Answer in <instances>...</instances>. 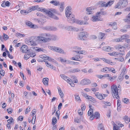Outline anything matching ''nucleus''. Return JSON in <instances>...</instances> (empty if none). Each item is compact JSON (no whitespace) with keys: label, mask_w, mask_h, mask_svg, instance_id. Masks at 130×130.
I'll return each mask as SVG.
<instances>
[{"label":"nucleus","mask_w":130,"mask_h":130,"mask_svg":"<svg viewBox=\"0 0 130 130\" xmlns=\"http://www.w3.org/2000/svg\"><path fill=\"white\" fill-rule=\"evenodd\" d=\"M36 118V116H35L33 117L31 120V123L32 124H35Z\"/></svg>","instance_id":"obj_55"},{"label":"nucleus","mask_w":130,"mask_h":130,"mask_svg":"<svg viewBox=\"0 0 130 130\" xmlns=\"http://www.w3.org/2000/svg\"><path fill=\"white\" fill-rule=\"evenodd\" d=\"M114 41L116 42H122L121 38H116L114 39Z\"/></svg>","instance_id":"obj_53"},{"label":"nucleus","mask_w":130,"mask_h":130,"mask_svg":"<svg viewBox=\"0 0 130 130\" xmlns=\"http://www.w3.org/2000/svg\"><path fill=\"white\" fill-rule=\"evenodd\" d=\"M37 21L40 23L43 24L46 22V20L45 19L41 18H39L37 19Z\"/></svg>","instance_id":"obj_36"},{"label":"nucleus","mask_w":130,"mask_h":130,"mask_svg":"<svg viewBox=\"0 0 130 130\" xmlns=\"http://www.w3.org/2000/svg\"><path fill=\"white\" fill-rule=\"evenodd\" d=\"M88 34L86 32H83L79 33L78 35V39L82 41L86 40L87 39Z\"/></svg>","instance_id":"obj_6"},{"label":"nucleus","mask_w":130,"mask_h":130,"mask_svg":"<svg viewBox=\"0 0 130 130\" xmlns=\"http://www.w3.org/2000/svg\"><path fill=\"white\" fill-rule=\"evenodd\" d=\"M40 7H39L38 6H33L28 8L27 10L28 12V13L30 12L34 11L35 10L39 11H40Z\"/></svg>","instance_id":"obj_10"},{"label":"nucleus","mask_w":130,"mask_h":130,"mask_svg":"<svg viewBox=\"0 0 130 130\" xmlns=\"http://www.w3.org/2000/svg\"><path fill=\"white\" fill-rule=\"evenodd\" d=\"M109 68H103L101 70V71L103 72L107 73L108 72V71H109Z\"/></svg>","instance_id":"obj_50"},{"label":"nucleus","mask_w":130,"mask_h":130,"mask_svg":"<svg viewBox=\"0 0 130 130\" xmlns=\"http://www.w3.org/2000/svg\"><path fill=\"white\" fill-rule=\"evenodd\" d=\"M69 28V29L74 31H79V29L78 28L73 27L70 26Z\"/></svg>","instance_id":"obj_37"},{"label":"nucleus","mask_w":130,"mask_h":130,"mask_svg":"<svg viewBox=\"0 0 130 130\" xmlns=\"http://www.w3.org/2000/svg\"><path fill=\"white\" fill-rule=\"evenodd\" d=\"M76 23L80 25H88L89 24V23L87 22H85L83 21L79 20H76Z\"/></svg>","instance_id":"obj_21"},{"label":"nucleus","mask_w":130,"mask_h":130,"mask_svg":"<svg viewBox=\"0 0 130 130\" xmlns=\"http://www.w3.org/2000/svg\"><path fill=\"white\" fill-rule=\"evenodd\" d=\"M72 8L70 6H67L65 9V12L72 13Z\"/></svg>","instance_id":"obj_32"},{"label":"nucleus","mask_w":130,"mask_h":130,"mask_svg":"<svg viewBox=\"0 0 130 130\" xmlns=\"http://www.w3.org/2000/svg\"><path fill=\"white\" fill-rule=\"evenodd\" d=\"M130 18L128 17V15L126 17V18L123 19V21L125 23H126L128 24H130Z\"/></svg>","instance_id":"obj_35"},{"label":"nucleus","mask_w":130,"mask_h":130,"mask_svg":"<svg viewBox=\"0 0 130 130\" xmlns=\"http://www.w3.org/2000/svg\"><path fill=\"white\" fill-rule=\"evenodd\" d=\"M41 58L39 59L38 60V61L39 62H45L46 64V61L45 60H48L52 62H54L55 61L54 59H52V57H41Z\"/></svg>","instance_id":"obj_11"},{"label":"nucleus","mask_w":130,"mask_h":130,"mask_svg":"<svg viewBox=\"0 0 130 130\" xmlns=\"http://www.w3.org/2000/svg\"><path fill=\"white\" fill-rule=\"evenodd\" d=\"M49 79L47 78H44L43 79V82L44 85H48V81Z\"/></svg>","instance_id":"obj_31"},{"label":"nucleus","mask_w":130,"mask_h":130,"mask_svg":"<svg viewBox=\"0 0 130 130\" xmlns=\"http://www.w3.org/2000/svg\"><path fill=\"white\" fill-rule=\"evenodd\" d=\"M71 14H72V13L65 12L66 16V17L67 18H68L70 17L71 15Z\"/></svg>","instance_id":"obj_54"},{"label":"nucleus","mask_w":130,"mask_h":130,"mask_svg":"<svg viewBox=\"0 0 130 130\" xmlns=\"http://www.w3.org/2000/svg\"><path fill=\"white\" fill-rule=\"evenodd\" d=\"M80 71V70L78 69H74L72 70L71 72L72 73H75L79 72Z\"/></svg>","instance_id":"obj_52"},{"label":"nucleus","mask_w":130,"mask_h":130,"mask_svg":"<svg viewBox=\"0 0 130 130\" xmlns=\"http://www.w3.org/2000/svg\"><path fill=\"white\" fill-rule=\"evenodd\" d=\"M106 14V12L102 10L97 12L96 13V14L99 18H101V15H104Z\"/></svg>","instance_id":"obj_20"},{"label":"nucleus","mask_w":130,"mask_h":130,"mask_svg":"<svg viewBox=\"0 0 130 130\" xmlns=\"http://www.w3.org/2000/svg\"><path fill=\"white\" fill-rule=\"evenodd\" d=\"M78 112L79 114L80 115H82L83 114V111L80 109H79L78 110Z\"/></svg>","instance_id":"obj_60"},{"label":"nucleus","mask_w":130,"mask_h":130,"mask_svg":"<svg viewBox=\"0 0 130 130\" xmlns=\"http://www.w3.org/2000/svg\"><path fill=\"white\" fill-rule=\"evenodd\" d=\"M59 94L61 98H62L64 97V94L61 89H58Z\"/></svg>","instance_id":"obj_39"},{"label":"nucleus","mask_w":130,"mask_h":130,"mask_svg":"<svg viewBox=\"0 0 130 130\" xmlns=\"http://www.w3.org/2000/svg\"><path fill=\"white\" fill-rule=\"evenodd\" d=\"M99 4L101 7H107V3L105 2L102 1L100 2Z\"/></svg>","instance_id":"obj_29"},{"label":"nucleus","mask_w":130,"mask_h":130,"mask_svg":"<svg viewBox=\"0 0 130 130\" xmlns=\"http://www.w3.org/2000/svg\"><path fill=\"white\" fill-rule=\"evenodd\" d=\"M81 93L82 95L86 99L91 101H95V100L94 98L91 96H89L87 94L84 93L83 92H81Z\"/></svg>","instance_id":"obj_14"},{"label":"nucleus","mask_w":130,"mask_h":130,"mask_svg":"<svg viewBox=\"0 0 130 130\" xmlns=\"http://www.w3.org/2000/svg\"><path fill=\"white\" fill-rule=\"evenodd\" d=\"M50 3L53 4L55 6H57L59 5V2L56 0L52 1L50 2Z\"/></svg>","instance_id":"obj_33"},{"label":"nucleus","mask_w":130,"mask_h":130,"mask_svg":"<svg viewBox=\"0 0 130 130\" xmlns=\"http://www.w3.org/2000/svg\"><path fill=\"white\" fill-rule=\"evenodd\" d=\"M48 48L53 51L65 54L66 52L61 48L55 46H48Z\"/></svg>","instance_id":"obj_5"},{"label":"nucleus","mask_w":130,"mask_h":130,"mask_svg":"<svg viewBox=\"0 0 130 130\" xmlns=\"http://www.w3.org/2000/svg\"><path fill=\"white\" fill-rule=\"evenodd\" d=\"M104 104L107 106H110L111 105L110 103L107 102H104Z\"/></svg>","instance_id":"obj_63"},{"label":"nucleus","mask_w":130,"mask_h":130,"mask_svg":"<svg viewBox=\"0 0 130 130\" xmlns=\"http://www.w3.org/2000/svg\"><path fill=\"white\" fill-rule=\"evenodd\" d=\"M124 119L126 123H128L129 122L128 118V116H125L124 118Z\"/></svg>","instance_id":"obj_49"},{"label":"nucleus","mask_w":130,"mask_h":130,"mask_svg":"<svg viewBox=\"0 0 130 130\" xmlns=\"http://www.w3.org/2000/svg\"><path fill=\"white\" fill-rule=\"evenodd\" d=\"M20 50L23 53H28V55L31 57H34L36 56V53L30 51L28 46L26 44L23 45L20 47Z\"/></svg>","instance_id":"obj_2"},{"label":"nucleus","mask_w":130,"mask_h":130,"mask_svg":"<svg viewBox=\"0 0 130 130\" xmlns=\"http://www.w3.org/2000/svg\"><path fill=\"white\" fill-rule=\"evenodd\" d=\"M108 54L111 56H118V52H117L113 51L112 52L108 53Z\"/></svg>","instance_id":"obj_28"},{"label":"nucleus","mask_w":130,"mask_h":130,"mask_svg":"<svg viewBox=\"0 0 130 130\" xmlns=\"http://www.w3.org/2000/svg\"><path fill=\"white\" fill-rule=\"evenodd\" d=\"M7 111L8 113L11 114L13 111V110L12 108H10L7 109Z\"/></svg>","instance_id":"obj_58"},{"label":"nucleus","mask_w":130,"mask_h":130,"mask_svg":"<svg viewBox=\"0 0 130 130\" xmlns=\"http://www.w3.org/2000/svg\"><path fill=\"white\" fill-rule=\"evenodd\" d=\"M0 74L2 76H4L5 74V71L3 70L2 69L0 71Z\"/></svg>","instance_id":"obj_62"},{"label":"nucleus","mask_w":130,"mask_h":130,"mask_svg":"<svg viewBox=\"0 0 130 130\" xmlns=\"http://www.w3.org/2000/svg\"><path fill=\"white\" fill-rule=\"evenodd\" d=\"M100 117V114L99 113L97 112H95L94 117L96 119L99 118Z\"/></svg>","instance_id":"obj_41"},{"label":"nucleus","mask_w":130,"mask_h":130,"mask_svg":"<svg viewBox=\"0 0 130 130\" xmlns=\"http://www.w3.org/2000/svg\"><path fill=\"white\" fill-rule=\"evenodd\" d=\"M123 101L125 103L127 104L129 102V99L127 98H124L123 100Z\"/></svg>","instance_id":"obj_57"},{"label":"nucleus","mask_w":130,"mask_h":130,"mask_svg":"<svg viewBox=\"0 0 130 130\" xmlns=\"http://www.w3.org/2000/svg\"><path fill=\"white\" fill-rule=\"evenodd\" d=\"M67 20L69 22L71 23L76 22V21L74 15L73 14H71L70 17H68Z\"/></svg>","instance_id":"obj_17"},{"label":"nucleus","mask_w":130,"mask_h":130,"mask_svg":"<svg viewBox=\"0 0 130 130\" xmlns=\"http://www.w3.org/2000/svg\"><path fill=\"white\" fill-rule=\"evenodd\" d=\"M115 2V1L113 0H111L107 3V7H110Z\"/></svg>","instance_id":"obj_26"},{"label":"nucleus","mask_w":130,"mask_h":130,"mask_svg":"<svg viewBox=\"0 0 130 130\" xmlns=\"http://www.w3.org/2000/svg\"><path fill=\"white\" fill-rule=\"evenodd\" d=\"M98 128L99 130H104L103 126L101 123L99 124Z\"/></svg>","instance_id":"obj_47"},{"label":"nucleus","mask_w":130,"mask_h":130,"mask_svg":"<svg viewBox=\"0 0 130 130\" xmlns=\"http://www.w3.org/2000/svg\"><path fill=\"white\" fill-rule=\"evenodd\" d=\"M40 11L45 12L46 14L48 15V17L47 18L48 19H49L50 18H51L53 15V14L50 10L46 9L45 8L42 7H40Z\"/></svg>","instance_id":"obj_7"},{"label":"nucleus","mask_w":130,"mask_h":130,"mask_svg":"<svg viewBox=\"0 0 130 130\" xmlns=\"http://www.w3.org/2000/svg\"><path fill=\"white\" fill-rule=\"evenodd\" d=\"M110 76V75H109ZM109 79L110 81H112L114 79H115V78L116 77V76H113L112 77H110V76H109Z\"/></svg>","instance_id":"obj_61"},{"label":"nucleus","mask_w":130,"mask_h":130,"mask_svg":"<svg viewBox=\"0 0 130 130\" xmlns=\"http://www.w3.org/2000/svg\"><path fill=\"white\" fill-rule=\"evenodd\" d=\"M104 35L105 34L104 33L102 32L100 33L99 34V37L101 39H104Z\"/></svg>","instance_id":"obj_46"},{"label":"nucleus","mask_w":130,"mask_h":130,"mask_svg":"<svg viewBox=\"0 0 130 130\" xmlns=\"http://www.w3.org/2000/svg\"><path fill=\"white\" fill-rule=\"evenodd\" d=\"M13 119L11 117H10V118L8 120H7V122L9 123H11L13 122Z\"/></svg>","instance_id":"obj_59"},{"label":"nucleus","mask_w":130,"mask_h":130,"mask_svg":"<svg viewBox=\"0 0 130 130\" xmlns=\"http://www.w3.org/2000/svg\"><path fill=\"white\" fill-rule=\"evenodd\" d=\"M96 76L97 77L101 79L104 78L106 77H109L110 76L109 74H108L104 75H96Z\"/></svg>","instance_id":"obj_25"},{"label":"nucleus","mask_w":130,"mask_h":130,"mask_svg":"<svg viewBox=\"0 0 130 130\" xmlns=\"http://www.w3.org/2000/svg\"><path fill=\"white\" fill-rule=\"evenodd\" d=\"M91 20L93 22L101 21L103 20V19L101 18H99L96 14L93 15L91 18Z\"/></svg>","instance_id":"obj_15"},{"label":"nucleus","mask_w":130,"mask_h":130,"mask_svg":"<svg viewBox=\"0 0 130 130\" xmlns=\"http://www.w3.org/2000/svg\"><path fill=\"white\" fill-rule=\"evenodd\" d=\"M95 96L98 99L100 100H102L104 99L102 94L99 92H96L95 93Z\"/></svg>","instance_id":"obj_23"},{"label":"nucleus","mask_w":130,"mask_h":130,"mask_svg":"<svg viewBox=\"0 0 130 130\" xmlns=\"http://www.w3.org/2000/svg\"><path fill=\"white\" fill-rule=\"evenodd\" d=\"M102 49L104 51L109 52L113 50V48L110 46H106L103 47Z\"/></svg>","instance_id":"obj_22"},{"label":"nucleus","mask_w":130,"mask_h":130,"mask_svg":"<svg viewBox=\"0 0 130 130\" xmlns=\"http://www.w3.org/2000/svg\"><path fill=\"white\" fill-rule=\"evenodd\" d=\"M32 48L33 49L34 51L35 52H38L41 51L43 52L46 51L45 50L37 47H32Z\"/></svg>","instance_id":"obj_18"},{"label":"nucleus","mask_w":130,"mask_h":130,"mask_svg":"<svg viewBox=\"0 0 130 130\" xmlns=\"http://www.w3.org/2000/svg\"><path fill=\"white\" fill-rule=\"evenodd\" d=\"M121 89H118L117 86L113 85L111 86V92L113 97L115 99H119L120 98L118 93L120 91Z\"/></svg>","instance_id":"obj_3"},{"label":"nucleus","mask_w":130,"mask_h":130,"mask_svg":"<svg viewBox=\"0 0 130 130\" xmlns=\"http://www.w3.org/2000/svg\"><path fill=\"white\" fill-rule=\"evenodd\" d=\"M102 59L103 61L109 64H110L111 65H113L115 64V62H112L109 60H107L105 58H102Z\"/></svg>","instance_id":"obj_27"},{"label":"nucleus","mask_w":130,"mask_h":130,"mask_svg":"<svg viewBox=\"0 0 130 130\" xmlns=\"http://www.w3.org/2000/svg\"><path fill=\"white\" fill-rule=\"evenodd\" d=\"M57 122V120L55 117H53L52 120V123L53 125H55Z\"/></svg>","instance_id":"obj_43"},{"label":"nucleus","mask_w":130,"mask_h":130,"mask_svg":"<svg viewBox=\"0 0 130 130\" xmlns=\"http://www.w3.org/2000/svg\"><path fill=\"white\" fill-rule=\"evenodd\" d=\"M3 56H5L6 55L8 56V57H10V55L9 54V52L8 51H6L5 52H4L3 54Z\"/></svg>","instance_id":"obj_38"},{"label":"nucleus","mask_w":130,"mask_h":130,"mask_svg":"<svg viewBox=\"0 0 130 130\" xmlns=\"http://www.w3.org/2000/svg\"><path fill=\"white\" fill-rule=\"evenodd\" d=\"M80 58H82V57H72V60L78 61H80V59H81Z\"/></svg>","instance_id":"obj_56"},{"label":"nucleus","mask_w":130,"mask_h":130,"mask_svg":"<svg viewBox=\"0 0 130 130\" xmlns=\"http://www.w3.org/2000/svg\"><path fill=\"white\" fill-rule=\"evenodd\" d=\"M115 59L117 60V61H119L121 62H123L124 61V59L123 57H117L115 58Z\"/></svg>","instance_id":"obj_44"},{"label":"nucleus","mask_w":130,"mask_h":130,"mask_svg":"<svg viewBox=\"0 0 130 130\" xmlns=\"http://www.w3.org/2000/svg\"><path fill=\"white\" fill-rule=\"evenodd\" d=\"M71 81L73 82L74 83H77L78 82V81L77 78L76 77L74 76H72L71 77Z\"/></svg>","instance_id":"obj_30"},{"label":"nucleus","mask_w":130,"mask_h":130,"mask_svg":"<svg viewBox=\"0 0 130 130\" xmlns=\"http://www.w3.org/2000/svg\"><path fill=\"white\" fill-rule=\"evenodd\" d=\"M73 49L75 50L74 51H79L81 50L82 48L81 47L78 46H75L72 47Z\"/></svg>","instance_id":"obj_42"},{"label":"nucleus","mask_w":130,"mask_h":130,"mask_svg":"<svg viewBox=\"0 0 130 130\" xmlns=\"http://www.w3.org/2000/svg\"><path fill=\"white\" fill-rule=\"evenodd\" d=\"M21 13L23 15H26L28 13L27 9L26 10H22L20 11Z\"/></svg>","instance_id":"obj_45"},{"label":"nucleus","mask_w":130,"mask_h":130,"mask_svg":"<svg viewBox=\"0 0 130 130\" xmlns=\"http://www.w3.org/2000/svg\"><path fill=\"white\" fill-rule=\"evenodd\" d=\"M16 36L18 38H21V37H24L25 35L23 34L19 33H16Z\"/></svg>","instance_id":"obj_40"},{"label":"nucleus","mask_w":130,"mask_h":130,"mask_svg":"<svg viewBox=\"0 0 130 130\" xmlns=\"http://www.w3.org/2000/svg\"><path fill=\"white\" fill-rule=\"evenodd\" d=\"M26 25L30 28L33 29H37L38 27L37 25L34 24L30 21H27L26 23Z\"/></svg>","instance_id":"obj_13"},{"label":"nucleus","mask_w":130,"mask_h":130,"mask_svg":"<svg viewBox=\"0 0 130 130\" xmlns=\"http://www.w3.org/2000/svg\"><path fill=\"white\" fill-rule=\"evenodd\" d=\"M93 109L92 108H90L88 112V116H90L91 115H92V114L93 113Z\"/></svg>","instance_id":"obj_51"},{"label":"nucleus","mask_w":130,"mask_h":130,"mask_svg":"<svg viewBox=\"0 0 130 130\" xmlns=\"http://www.w3.org/2000/svg\"><path fill=\"white\" fill-rule=\"evenodd\" d=\"M87 52L84 51H73V54L74 56H79L80 54L86 55L87 54Z\"/></svg>","instance_id":"obj_8"},{"label":"nucleus","mask_w":130,"mask_h":130,"mask_svg":"<svg viewBox=\"0 0 130 130\" xmlns=\"http://www.w3.org/2000/svg\"><path fill=\"white\" fill-rule=\"evenodd\" d=\"M75 99L77 101L80 102L81 101V100L80 99V98L79 96L78 95H75Z\"/></svg>","instance_id":"obj_48"},{"label":"nucleus","mask_w":130,"mask_h":130,"mask_svg":"<svg viewBox=\"0 0 130 130\" xmlns=\"http://www.w3.org/2000/svg\"><path fill=\"white\" fill-rule=\"evenodd\" d=\"M128 2V0H119L115 5V8L119 9L123 8L127 6Z\"/></svg>","instance_id":"obj_4"},{"label":"nucleus","mask_w":130,"mask_h":130,"mask_svg":"<svg viewBox=\"0 0 130 130\" xmlns=\"http://www.w3.org/2000/svg\"><path fill=\"white\" fill-rule=\"evenodd\" d=\"M129 46V45L126 44L124 45V46L118 45L116 46V48L118 49L120 52H123L125 50L126 48H127Z\"/></svg>","instance_id":"obj_9"},{"label":"nucleus","mask_w":130,"mask_h":130,"mask_svg":"<svg viewBox=\"0 0 130 130\" xmlns=\"http://www.w3.org/2000/svg\"><path fill=\"white\" fill-rule=\"evenodd\" d=\"M95 9V8L93 6H91L90 7L87 8L86 9L87 13L88 15L93 14L94 12L93 11Z\"/></svg>","instance_id":"obj_12"},{"label":"nucleus","mask_w":130,"mask_h":130,"mask_svg":"<svg viewBox=\"0 0 130 130\" xmlns=\"http://www.w3.org/2000/svg\"><path fill=\"white\" fill-rule=\"evenodd\" d=\"M51 37V35L50 34L43 33L40 34L39 36L37 37L35 41L32 40L33 37H31L26 38L25 41L27 44L31 46H35L39 44L42 42H46L50 40Z\"/></svg>","instance_id":"obj_1"},{"label":"nucleus","mask_w":130,"mask_h":130,"mask_svg":"<svg viewBox=\"0 0 130 130\" xmlns=\"http://www.w3.org/2000/svg\"><path fill=\"white\" fill-rule=\"evenodd\" d=\"M3 38L2 36L0 35V39L2 41H3V40L5 41L7 40L9 38L8 36L5 34H3Z\"/></svg>","instance_id":"obj_24"},{"label":"nucleus","mask_w":130,"mask_h":130,"mask_svg":"<svg viewBox=\"0 0 130 130\" xmlns=\"http://www.w3.org/2000/svg\"><path fill=\"white\" fill-rule=\"evenodd\" d=\"M109 25L114 30H116L117 29V23L116 22H111L109 23Z\"/></svg>","instance_id":"obj_19"},{"label":"nucleus","mask_w":130,"mask_h":130,"mask_svg":"<svg viewBox=\"0 0 130 130\" xmlns=\"http://www.w3.org/2000/svg\"><path fill=\"white\" fill-rule=\"evenodd\" d=\"M91 83L90 80L87 79L85 78L82 80L80 82V84L82 85H88Z\"/></svg>","instance_id":"obj_16"},{"label":"nucleus","mask_w":130,"mask_h":130,"mask_svg":"<svg viewBox=\"0 0 130 130\" xmlns=\"http://www.w3.org/2000/svg\"><path fill=\"white\" fill-rule=\"evenodd\" d=\"M81 107L82 110H84L86 108V106L84 104H82L81 106Z\"/></svg>","instance_id":"obj_64"},{"label":"nucleus","mask_w":130,"mask_h":130,"mask_svg":"<svg viewBox=\"0 0 130 130\" xmlns=\"http://www.w3.org/2000/svg\"><path fill=\"white\" fill-rule=\"evenodd\" d=\"M64 3H61L59 5L60 8L59 9L61 12H62L64 9Z\"/></svg>","instance_id":"obj_34"}]
</instances>
